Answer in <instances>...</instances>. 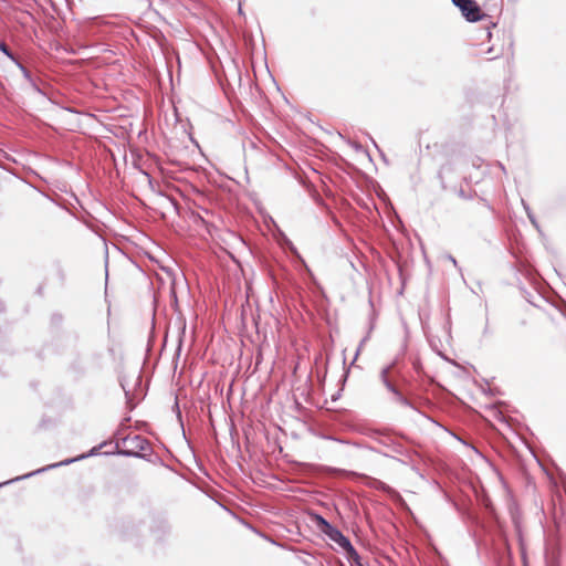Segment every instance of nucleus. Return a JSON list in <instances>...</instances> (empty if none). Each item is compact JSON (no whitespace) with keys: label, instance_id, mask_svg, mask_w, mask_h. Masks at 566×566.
Listing matches in <instances>:
<instances>
[{"label":"nucleus","instance_id":"nucleus-3","mask_svg":"<svg viewBox=\"0 0 566 566\" xmlns=\"http://www.w3.org/2000/svg\"><path fill=\"white\" fill-rule=\"evenodd\" d=\"M0 51L6 54L10 60H12L18 66L19 69L22 71L23 75L29 78L30 77V73L29 71L15 59V56L12 54V52L9 50L8 45L0 41Z\"/></svg>","mask_w":566,"mask_h":566},{"label":"nucleus","instance_id":"nucleus-4","mask_svg":"<svg viewBox=\"0 0 566 566\" xmlns=\"http://www.w3.org/2000/svg\"><path fill=\"white\" fill-rule=\"evenodd\" d=\"M345 551L348 553V557L352 562V566H356L357 562H361L358 553L354 549V547L350 545V548H345Z\"/></svg>","mask_w":566,"mask_h":566},{"label":"nucleus","instance_id":"nucleus-1","mask_svg":"<svg viewBox=\"0 0 566 566\" xmlns=\"http://www.w3.org/2000/svg\"><path fill=\"white\" fill-rule=\"evenodd\" d=\"M457 7L469 22H476L483 17L481 8L474 0L460 1Z\"/></svg>","mask_w":566,"mask_h":566},{"label":"nucleus","instance_id":"nucleus-6","mask_svg":"<svg viewBox=\"0 0 566 566\" xmlns=\"http://www.w3.org/2000/svg\"><path fill=\"white\" fill-rule=\"evenodd\" d=\"M486 34H488V38H491V35H492V33L489 29L486 30Z\"/></svg>","mask_w":566,"mask_h":566},{"label":"nucleus","instance_id":"nucleus-2","mask_svg":"<svg viewBox=\"0 0 566 566\" xmlns=\"http://www.w3.org/2000/svg\"><path fill=\"white\" fill-rule=\"evenodd\" d=\"M319 522L323 525V532L326 533L334 542H336L344 549L350 548V542L338 530L334 528L322 517H319Z\"/></svg>","mask_w":566,"mask_h":566},{"label":"nucleus","instance_id":"nucleus-5","mask_svg":"<svg viewBox=\"0 0 566 566\" xmlns=\"http://www.w3.org/2000/svg\"><path fill=\"white\" fill-rule=\"evenodd\" d=\"M397 397H398V400L399 402H401L402 405H409L408 400L401 396L399 392H396Z\"/></svg>","mask_w":566,"mask_h":566}]
</instances>
